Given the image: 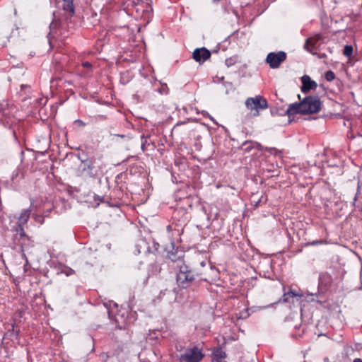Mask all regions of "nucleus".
Wrapping results in <instances>:
<instances>
[{
	"mask_svg": "<svg viewBox=\"0 0 362 362\" xmlns=\"http://www.w3.org/2000/svg\"><path fill=\"white\" fill-rule=\"evenodd\" d=\"M317 298V295L316 293H308L304 295L296 291L291 290L284 294L280 301L293 303H294L295 301L300 303H303V302H318Z\"/></svg>",
	"mask_w": 362,
	"mask_h": 362,
	"instance_id": "obj_1",
	"label": "nucleus"
},
{
	"mask_svg": "<svg viewBox=\"0 0 362 362\" xmlns=\"http://www.w3.org/2000/svg\"><path fill=\"white\" fill-rule=\"evenodd\" d=\"M245 106L252 113L257 117L259 115L261 110L268 107V103L265 98L261 95H256L253 98H248L245 100Z\"/></svg>",
	"mask_w": 362,
	"mask_h": 362,
	"instance_id": "obj_2",
	"label": "nucleus"
},
{
	"mask_svg": "<svg viewBox=\"0 0 362 362\" xmlns=\"http://www.w3.org/2000/svg\"><path fill=\"white\" fill-rule=\"evenodd\" d=\"M204 356L202 349L198 346H194L185 349L180 356V362H200Z\"/></svg>",
	"mask_w": 362,
	"mask_h": 362,
	"instance_id": "obj_3",
	"label": "nucleus"
},
{
	"mask_svg": "<svg viewBox=\"0 0 362 362\" xmlns=\"http://www.w3.org/2000/svg\"><path fill=\"white\" fill-rule=\"evenodd\" d=\"M194 279V274L189 268L184 264L181 265L176 279L178 286L181 288H187Z\"/></svg>",
	"mask_w": 362,
	"mask_h": 362,
	"instance_id": "obj_4",
	"label": "nucleus"
},
{
	"mask_svg": "<svg viewBox=\"0 0 362 362\" xmlns=\"http://www.w3.org/2000/svg\"><path fill=\"white\" fill-rule=\"evenodd\" d=\"M303 115L318 112L321 109V101L318 96H308L301 101Z\"/></svg>",
	"mask_w": 362,
	"mask_h": 362,
	"instance_id": "obj_5",
	"label": "nucleus"
},
{
	"mask_svg": "<svg viewBox=\"0 0 362 362\" xmlns=\"http://www.w3.org/2000/svg\"><path fill=\"white\" fill-rule=\"evenodd\" d=\"M286 59V54L283 51L270 52L267 56L266 62L269 64L272 69H277Z\"/></svg>",
	"mask_w": 362,
	"mask_h": 362,
	"instance_id": "obj_6",
	"label": "nucleus"
},
{
	"mask_svg": "<svg viewBox=\"0 0 362 362\" xmlns=\"http://www.w3.org/2000/svg\"><path fill=\"white\" fill-rule=\"evenodd\" d=\"M32 211V206L29 209L23 210L18 216V226L16 229V232L21 236L25 235L24 226L27 223Z\"/></svg>",
	"mask_w": 362,
	"mask_h": 362,
	"instance_id": "obj_7",
	"label": "nucleus"
},
{
	"mask_svg": "<svg viewBox=\"0 0 362 362\" xmlns=\"http://www.w3.org/2000/svg\"><path fill=\"white\" fill-rule=\"evenodd\" d=\"M81 169L84 175L94 177L98 174V167L95 161L85 160L81 164Z\"/></svg>",
	"mask_w": 362,
	"mask_h": 362,
	"instance_id": "obj_8",
	"label": "nucleus"
},
{
	"mask_svg": "<svg viewBox=\"0 0 362 362\" xmlns=\"http://www.w3.org/2000/svg\"><path fill=\"white\" fill-rule=\"evenodd\" d=\"M192 56L196 62L202 64L211 57V52L205 47L197 48L194 50Z\"/></svg>",
	"mask_w": 362,
	"mask_h": 362,
	"instance_id": "obj_9",
	"label": "nucleus"
},
{
	"mask_svg": "<svg viewBox=\"0 0 362 362\" xmlns=\"http://www.w3.org/2000/svg\"><path fill=\"white\" fill-rule=\"evenodd\" d=\"M321 40V36L320 35H315L310 37H308L305 40V43L304 45V49L311 53L312 54H316L315 47L316 44Z\"/></svg>",
	"mask_w": 362,
	"mask_h": 362,
	"instance_id": "obj_10",
	"label": "nucleus"
},
{
	"mask_svg": "<svg viewBox=\"0 0 362 362\" xmlns=\"http://www.w3.org/2000/svg\"><path fill=\"white\" fill-rule=\"evenodd\" d=\"M301 91L304 93H307L311 90H315L317 87V83L308 75H304L301 77Z\"/></svg>",
	"mask_w": 362,
	"mask_h": 362,
	"instance_id": "obj_11",
	"label": "nucleus"
},
{
	"mask_svg": "<svg viewBox=\"0 0 362 362\" xmlns=\"http://www.w3.org/2000/svg\"><path fill=\"white\" fill-rule=\"evenodd\" d=\"M303 109L300 103H294L290 104L288 109L286 110V114L288 116L293 115L295 114H303Z\"/></svg>",
	"mask_w": 362,
	"mask_h": 362,
	"instance_id": "obj_12",
	"label": "nucleus"
},
{
	"mask_svg": "<svg viewBox=\"0 0 362 362\" xmlns=\"http://www.w3.org/2000/svg\"><path fill=\"white\" fill-rule=\"evenodd\" d=\"M115 321L119 329H125L126 325L130 323L127 319L124 318V313L115 315Z\"/></svg>",
	"mask_w": 362,
	"mask_h": 362,
	"instance_id": "obj_13",
	"label": "nucleus"
},
{
	"mask_svg": "<svg viewBox=\"0 0 362 362\" xmlns=\"http://www.w3.org/2000/svg\"><path fill=\"white\" fill-rule=\"evenodd\" d=\"M57 273V274H63L66 276H69L71 275H73L75 273V272L71 268L66 265L61 264L58 267Z\"/></svg>",
	"mask_w": 362,
	"mask_h": 362,
	"instance_id": "obj_14",
	"label": "nucleus"
},
{
	"mask_svg": "<svg viewBox=\"0 0 362 362\" xmlns=\"http://www.w3.org/2000/svg\"><path fill=\"white\" fill-rule=\"evenodd\" d=\"M23 177V173L20 168H17L13 171L11 180L15 185L18 184L19 181Z\"/></svg>",
	"mask_w": 362,
	"mask_h": 362,
	"instance_id": "obj_15",
	"label": "nucleus"
},
{
	"mask_svg": "<svg viewBox=\"0 0 362 362\" xmlns=\"http://www.w3.org/2000/svg\"><path fill=\"white\" fill-rule=\"evenodd\" d=\"M226 356L225 351L221 349H216L212 353V360H224Z\"/></svg>",
	"mask_w": 362,
	"mask_h": 362,
	"instance_id": "obj_16",
	"label": "nucleus"
},
{
	"mask_svg": "<svg viewBox=\"0 0 362 362\" xmlns=\"http://www.w3.org/2000/svg\"><path fill=\"white\" fill-rule=\"evenodd\" d=\"M64 1V9L70 12L71 15L74 13V8L72 0H63Z\"/></svg>",
	"mask_w": 362,
	"mask_h": 362,
	"instance_id": "obj_17",
	"label": "nucleus"
},
{
	"mask_svg": "<svg viewBox=\"0 0 362 362\" xmlns=\"http://www.w3.org/2000/svg\"><path fill=\"white\" fill-rule=\"evenodd\" d=\"M105 306L107 308L109 317L112 318V315H114V310H113L112 306L114 308H117V304L115 303L109 302V303H105Z\"/></svg>",
	"mask_w": 362,
	"mask_h": 362,
	"instance_id": "obj_18",
	"label": "nucleus"
},
{
	"mask_svg": "<svg viewBox=\"0 0 362 362\" xmlns=\"http://www.w3.org/2000/svg\"><path fill=\"white\" fill-rule=\"evenodd\" d=\"M51 211V209H49L47 212H45L43 216L42 215H33V218L35 221L37 223H40V224H42L44 223V217L47 216L49 212Z\"/></svg>",
	"mask_w": 362,
	"mask_h": 362,
	"instance_id": "obj_19",
	"label": "nucleus"
},
{
	"mask_svg": "<svg viewBox=\"0 0 362 362\" xmlns=\"http://www.w3.org/2000/svg\"><path fill=\"white\" fill-rule=\"evenodd\" d=\"M343 54L347 57H350L353 54V47L351 45H346L344 48Z\"/></svg>",
	"mask_w": 362,
	"mask_h": 362,
	"instance_id": "obj_20",
	"label": "nucleus"
},
{
	"mask_svg": "<svg viewBox=\"0 0 362 362\" xmlns=\"http://www.w3.org/2000/svg\"><path fill=\"white\" fill-rule=\"evenodd\" d=\"M250 316V313L247 309H244L240 311L239 313L236 314V317L238 319H246Z\"/></svg>",
	"mask_w": 362,
	"mask_h": 362,
	"instance_id": "obj_21",
	"label": "nucleus"
},
{
	"mask_svg": "<svg viewBox=\"0 0 362 362\" xmlns=\"http://www.w3.org/2000/svg\"><path fill=\"white\" fill-rule=\"evenodd\" d=\"M325 77L327 81H333L334 79L335 74H334V73L332 71H327L325 73Z\"/></svg>",
	"mask_w": 362,
	"mask_h": 362,
	"instance_id": "obj_22",
	"label": "nucleus"
},
{
	"mask_svg": "<svg viewBox=\"0 0 362 362\" xmlns=\"http://www.w3.org/2000/svg\"><path fill=\"white\" fill-rule=\"evenodd\" d=\"M148 136H145L144 134L141 135V139L142 140L141 148L144 151L146 148V145H148L147 143V141L146 140V138H148Z\"/></svg>",
	"mask_w": 362,
	"mask_h": 362,
	"instance_id": "obj_23",
	"label": "nucleus"
},
{
	"mask_svg": "<svg viewBox=\"0 0 362 362\" xmlns=\"http://www.w3.org/2000/svg\"><path fill=\"white\" fill-rule=\"evenodd\" d=\"M57 27L58 23L53 21L49 25L50 32L49 33V35H51V34L57 28Z\"/></svg>",
	"mask_w": 362,
	"mask_h": 362,
	"instance_id": "obj_24",
	"label": "nucleus"
},
{
	"mask_svg": "<svg viewBox=\"0 0 362 362\" xmlns=\"http://www.w3.org/2000/svg\"><path fill=\"white\" fill-rule=\"evenodd\" d=\"M129 74L128 72L123 73L121 76V82L122 83H126L129 81Z\"/></svg>",
	"mask_w": 362,
	"mask_h": 362,
	"instance_id": "obj_25",
	"label": "nucleus"
},
{
	"mask_svg": "<svg viewBox=\"0 0 362 362\" xmlns=\"http://www.w3.org/2000/svg\"><path fill=\"white\" fill-rule=\"evenodd\" d=\"M142 245H144V246L146 245V243H145L144 240H141L140 243H138L136 245V246L138 248L137 249V252L139 254L141 252V249Z\"/></svg>",
	"mask_w": 362,
	"mask_h": 362,
	"instance_id": "obj_26",
	"label": "nucleus"
},
{
	"mask_svg": "<svg viewBox=\"0 0 362 362\" xmlns=\"http://www.w3.org/2000/svg\"><path fill=\"white\" fill-rule=\"evenodd\" d=\"M270 305H267V306H263V307H252L251 309L255 312V311H257V310H260L262 309H265L268 307H269Z\"/></svg>",
	"mask_w": 362,
	"mask_h": 362,
	"instance_id": "obj_27",
	"label": "nucleus"
},
{
	"mask_svg": "<svg viewBox=\"0 0 362 362\" xmlns=\"http://www.w3.org/2000/svg\"><path fill=\"white\" fill-rule=\"evenodd\" d=\"M75 123H77L80 126H83V127L85 126V123L82 120H80V119H76L75 121Z\"/></svg>",
	"mask_w": 362,
	"mask_h": 362,
	"instance_id": "obj_28",
	"label": "nucleus"
},
{
	"mask_svg": "<svg viewBox=\"0 0 362 362\" xmlns=\"http://www.w3.org/2000/svg\"><path fill=\"white\" fill-rule=\"evenodd\" d=\"M83 67L90 68L91 64L88 62H85L82 64Z\"/></svg>",
	"mask_w": 362,
	"mask_h": 362,
	"instance_id": "obj_29",
	"label": "nucleus"
},
{
	"mask_svg": "<svg viewBox=\"0 0 362 362\" xmlns=\"http://www.w3.org/2000/svg\"><path fill=\"white\" fill-rule=\"evenodd\" d=\"M153 334H156V333L149 334H148V337H147V339H148V340H151V339H154V338H155V339H157V338H158V337H153Z\"/></svg>",
	"mask_w": 362,
	"mask_h": 362,
	"instance_id": "obj_30",
	"label": "nucleus"
},
{
	"mask_svg": "<svg viewBox=\"0 0 362 362\" xmlns=\"http://www.w3.org/2000/svg\"><path fill=\"white\" fill-rule=\"evenodd\" d=\"M101 357H102V358H103L104 361H106V360H107V358L109 356H108V355H107V354H105V353H104V354H103L101 355Z\"/></svg>",
	"mask_w": 362,
	"mask_h": 362,
	"instance_id": "obj_31",
	"label": "nucleus"
},
{
	"mask_svg": "<svg viewBox=\"0 0 362 362\" xmlns=\"http://www.w3.org/2000/svg\"><path fill=\"white\" fill-rule=\"evenodd\" d=\"M212 362H226L224 360H212Z\"/></svg>",
	"mask_w": 362,
	"mask_h": 362,
	"instance_id": "obj_32",
	"label": "nucleus"
},
{
	"mask_svg": "<svg viewBox=\"0 0 362 362\" xmlns=\"http://www.w3.org/2000/svg\"><path fill=\"white\" fill-rule=\"evenodd\" d=\"M354 362H362V360L360 358H356Z\"/></svg>",
	"mask_w": 362,
	"mask_h": 362,
	"instance_id": "obj_33",
	"label": "nucleus"
},
{
	"mask_svg": "<svg viewBox=\"0 0 362 362\" xmlns=\"http://www.w3.org/2000/svg\"><path fill=\"white\" fill-rule=\"evenodd\" d=\"M305 305H303L300 308V313H301V315H303V306H304Z\"/></svg>",
	"mask_w": 362,
	"mask_h": 362,
	"instance_id": "obj_34",
	"label": "nucleus"
},
{
	"mask_svg": "<svg viewBox=\"0 0 362 362\" xmlns=\"http://www.w3.org/2000/svg\"><path fill=\"white\" fill-rule=\"evenodd\" d=\"M273 151H274V148H272V149H271V153H272V152H273Z\"/></svg>",
	"mask_w": 362,
	"mask_h": 362,
	"instance_id": "obj_35",
	"label": "nucleus"
}]
</instances>
